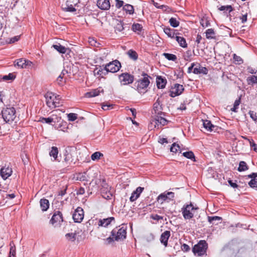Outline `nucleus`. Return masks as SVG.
Returning <instances> with one entry per match:
<instances>
[{"label": "nucleus", "instance_id": "1", "mask_svg": "<svg viewBox=\"0 0 257 257\" xmlns=\"http://www.w3.org/2000/svg\"><path fill=\"white\" fill-rule=\"evenodd\" d=\"M208 243L204 240H200L196 244L192 247V252L195 255L202 256L207 255Z\"/></svg>", "mask_w": 257, "mask_h": 257}, {"label": "nucleus", "instance_id": "2", "mask_svg": "<svg viewBox=\"0 0 257 257\" xmlns=\"http://www.w3.org/2000/svg\"><path fill=\"white\" fill-rule=\"evenodd\" d=\"M142 76L143 77L139 79L134 83V86L136 87L137 90L139 92H141L143 90H145L148 87L150 83L149 78H151L150 76L144 72L142 73Z\"/></svg>", "mask_w": 257, "mask_h": 257}, {"label": "nucleus", "instance_id": "3", "mask_svg": "<svg viewBox=\"0 0 257 257\" xmlns=\"http://www.w3.org/2000/svg\"><path fill=\"white\" fill-rule=\"evenodd\" d=\"M2 116L6 122H11L16 117V110L13 107H6L2 111Z\"/></svg>", "mask_w": 257, "mask_h": 257}, {"label": "nucleus", "instance_id": "4", "mask_svg": "<svg viewBox=\"0 0 257 257\" xmlns=\"http://www.w3.org/2000/svg\"><path fill=\"white\" fill-rule=\"evenodd\" d=\"M198 209V207L193 206L190 203L189 204L184 205L182 208L183 216L185 219H190L194 216L195 210Z\"/></svg>", "mask_w": 257, "mask_h": 257}, {"label": "nucleus", "instance_id": "5", "mask_svg": "<svg viewBox=\"0 0 257 257\" xmlns=\"http://www.w3.org/2000/svg\"><path fill=\"white\" fill-rule=\"evenodd\" d=\"M175 197V193L173 192L165 191L160 194L157 198V201L162 204L165 202H169L173 201Z\"/></svg>", "mask_w": 257, "mask_h": 257}, {"label": "nucleus", "instance_id": "6", "mask_svg": "<svg viewBox=\"0 0 257 257\" xmlns=\"http://www.w3.org/2000/svg\"><path fill=\"white\" fill-rule=\"evenodd\" d=\"M126 229L121 227L118 229H113L111 232V236L114 237L116 241L123 240L126 238Z\"/></svg>", "mask_w": 257, "mask_h": 257}, {"label": "nucleus", "instance_id": "7", "mask_svg": "<svg viewBox=\"0 0 257 257\" xmlns=\"http://www.w3.org/2000/svg\"><path fill=\"white\" fill-rule=\"evenodd\" d=\"M121 64L117 60H115L105 65V70L107 72H116L119 70Z\"/></svg>", "mask_w": 257, "mask_h": 257}, {"label": "nucleus", "instance_id": "8", "mask_svg": "<svg viewBox=\"0 0 257 257\" xmlns=\"http://www.w3.org/2000/svg\"><path fill=\"white\" fill-rule=\"evenodd\" d=\"M118 78L121 84L124 85L132 84L134 80V76L127 72L120 74Z\"/></svg>", "mask_w": 257, "mask_h": 257}, {"label": "nucleus", "instance_id": "9", "mask_svg": "<svg viewBox=\"0 0 257 257\" xmlns=\"http://www.w3.org/2000/svg\"><path fill=\"white\" fill-rule=\"evenodd\" d=\"M75 222L80 223L84 218V211L81 207H78L74 211L72 215Z\"/></svg>", "mask_w": 257, "mask_h": 257}, {"label": "nucleus", "instance_id": "10", "mask_svg": "<svg viewBox=\"0 0 257 257\" xmlns=\"http://www.w3.org/2000/svg\"><path fill=\"white\" fill-rule=\"evenodd\" d=\"M62 222H63V217L61 212L58 210L55 211L50 220V222L52 224L54 225L57 223L60 224Z\"/></svg>", "mask_w": 257, "mask_h": 257}, {"label": "nucleus", "instance_id": "11", "mask_svg": "<svg viewBox=\"0 0 257 257\" xmlns=\"http://www.w3.org/2000/svg\"><path fill=\"white\" fill-rule=\"evenodd\" d=\"M46 104L49 107H56L57 101L54 100V94L52 92H48L45 95Z\"/></svg>", "mask_w": 257, "mask_h": 257}, {"label": "nucleus", "instance_id": "12", "mask_svg": "<svg viewBox=\"0 0 257 257\" xmlns=\"http://www.w3.org/2000/svg\"><path fill=\"white\" fill-rule=\"evenodd\" d=\"M184 90V88L182 85L179 84H175L173 90L170 91V96L174 97L176 96L180 95Z\"/></svg>", "mask_w": 257, "mask_h": 257}, {"label": "nucleus", "instance_id": "13", "mask_svg": "<svg viewBox=\"0 0 257 257\" xmlns=\"http://www.w3.org/2000/svg\"><path fill=\"white\" fill-rule=\"evenodd\" d=\"M12 168L3 167L0 170V175L4 180H6L12 175Z\"/></svg>", "mask_w": 257, "mask_h": 257}, {"label": "nucleus", "instance_id": "14", "mask_svg": "<svg viewBox=\"0 0 257 257\" xmlns=\"http://www.w3.org/2000/svg\"><path fill=\"white\" fill-rule=\"evenodd\" d=\"M61 8L64 12H74L76 11V9L73 7L72 2L70 0H68L64 4H62Z\"/></svg>", "mask_w": 257, "mask_h": 257}, {"label": "nucleus", "instance_id": "15", "mask_svg": "<svg viewBox=\"0 0 257 257\" xmlns=\"http://www.w3.org/2000/svg\"><path fill=\"white\" fill-rule=\"evenodd\" d=\"M97 6L102 10H108L110 7L109 0H98L97 2Z\"/></svg>", "mask_w": 257, "mask_h": 257}, {"label": "nucleus", "instance_id": "16", "mask_svg": "<svg viewBox=\"0 0 257 257\" xmlns=\"http://www.w3.org/2000/svg\"><path fill=\"white\" fill-rule=\"evenodd\" d=\"M144 188L141 187H138L136 190L132 193L130 198V201L134 202L136 201L140 196L141 193L143 191Z\"/></svg>", "mask_w": 257, "mask_h": 257}, {"label": "nucleus", "instance_id": "17", "mask_svg": "<svg viewBox=\"0 0 257 257\" xmlns=\"http://www.w3.org/2000/svg\"><path fill=\"white\" fill-rule=\"evenodd\" d=\"M171 235L170 231L166 230L162 233L160 237L161 242L165 246L168 245V241Z\"/></svg>", "mask_w": 257, "mask_h": 257}, {"label": "nucleus", "instance_id": "18", "mask_svg": "<svg viewBox=\"0 0 257 257\" xmlns=\"http://www.w3.org/2000/svg\"><path fill=\"white\" fill-rule=\"evenodd\" d=\"M161 104V102L160 100V98H158L153 105V109L156 114L158 115H164V113L162 111L163 108Z\"/></svg>", "mask_w": 257, "mask_h": 257}, {"label": "nucleus", "instance_id": "19", "mask_svg": "<svg viewBox=\"0 0 257 257\" xmlns=\"http://www.w3.org/2000/svg\"><path fill=\"white\" fill-rule=\"evenodd\" d=\"M64 161L67 164H70L73 160L72 155L71 153V148H67L64 151Z\"/></svg>", "mask_w": 257, "mask_h": 257}, {"label": "nucleus", "instance_id": "20", "mask_svg": "<svg viewBox=\"0 0 257 257\" xmlns=\"http://www.w3.org/2000/svg\"><path fill=\"white\" fill-rule=\"evenodd\" d=\"M155 123L156 124L155 125V127L158 126L159 128V125H162L163 126L166 125L167 124V123L169 122L168 120H167L166 118H164L163 117L161 116V115H158L156 116L155 118Z\"/></svg>", "mask_w": 257, "mask_h": 257}, {"label": "nucleus", "instance_id": "21", "mask_svg": "<svg viewBox=\"0 0 257 257\" xmlns=\"http://www.w3.org/2000/svg\"><path fill=\"white\" fill-rule=\"evenodd\" d=\"M113 220H114V218L113 217H110L107 218L99 219L98 224L99 226L107 227Z\"/></svg>", "mask_w": 257, "mask_h": 257}, {"label": "nucleus", "instance_id": "22", "mask_svg": "<svg viewBox=\"0 0 257 257\" xmlns=\"http://www.w3.org/2000/svg\"><path fill=\"white\" fill-rule=\"evenodd\" d=\"M208 70L207 68L201 66L199 64H198V68H194L193 71V73L195 74H207L208 73Z\"/></svg>", "mask_w": 257, "mask_h": 257}, {"label": "nucleus", "instance_id": "23", "mask_svg": "<svg viewBox=\"0 0 257 257\" xmlns=\"http://www.w3.org/2000/svg\"><path fill=\"white\" fill-rule=\"evenodd\" d=\"M157 85L158 88H164L165 87L167 80L161 76H157L156 79Z\"/></svg>", "mask_w": 257, "mask_h": 257}, {"label": "nucleus", "instance_id": "24", "mask_svg": "<svg viewBox=\"0 0 257 257\" xmlns=\"http://www.w3.org/2000/svg\"><path fill=\"white\" fill-rule=\"evenodd\" d=\"M40 204L43 211H46L49 207V201L48 199L42 198L40 199Z\"/></svg>", "mask_w": 257, "mask_h": 257}, {"label": "nucleus", "instance_id": "25", "mask_svg": "<svg viewBox=\"0 0 257 257\" xmlns=\"http://www.w3.org/2000/svg\"><path fill=\"white\" fill-rule=\"evenodd\" d=\"M164 32L170 38H174L176 36L175 30L169 27H165L163 29Z\"/></svg>", "mask_w": 257, "mask_h": 257}, {"label": "nucleus", "instance_id": "26", "mask_svg": "<svg viewBox=\"0 0 257 257\" xmlns=\"http://www.w3.org/2000/svg\"><path fill=\"white\" fill-rule=\"evenodd\" d=\"M101 188H100V191L101 193H104L105 192H106L107 191L112 190V188L110 186H109L107 183H106L105 179H102L101 182Z\"/></svg>", "mask_w": 257, "mask_h": 257}, {"label": "nucleus", "instance_id": "27", "mask_svg": "<svg viewBox=\"0 0 257 257\" xmlns=\"http://www.w3.org/2000/svg\"><path fill=\"white\" fill-rule=\"evenodd\" d=\"M222 218L219 216H208V221L213 225H217L218 222L217 221L221 222L222 220Z\"/></svg>", "mask_w": 257, "mask_h": 257}, {"label": "nucleus", "instance_id": "28", "mask_svg": "<svg viewBox=\"0 0 257 257\" xmlns=\"http://www.w3.org/2000/svg\"><path fill=\"white\" fill-rule=\"evenodd\" d=\"M204 127L208 131L211 132L215 125L212 124L211 121L209 120H204L203 122Z\"/></svg>", "mask_w": 257, "mask_h": 257}, {"label": "nucleus", "instance_id": "29", "mask_svg": "<svg viewBox=\"0 0 257 257\" xmlns=\"http://www.w3.org/2000/svg\"><path fill=\"white\" fill-rule=\"evenodd\" d=\"M25 63L26 59L20 58L15 61L14 65L20 68H26Z\"/></svg>", "mask_w": 257, "mask_h": 257}, {"label": "nucleus", "instance_id": "30", "mask_svg": "<svg viewBox=\"0 0 257 257\" xmlns=\"http://www.w3.org/2000/svg\"><path fill=\"white\" fill-rule=\"evenodd\" d=\"M175 39L181 47L183 48H186L187 47V44L184 38L176 36Z\"/></svg>", "mask_w": 257, "mask_h": 257}, {"label": "nucleus", "instance_id": "31", "mask_svg": "<svg viewBox=\"0 0 257 257\" xmlns=\"http://www.w3.org/2000/svg\"><path fill=\"white\" fill-rule=\"evenodd\" d=\"M52 47L61 54H65L67 51V48L61 45L60 44L53 45Z\"/></svg>", "mask_w": 257, "mask_h": 257}, {"label": "nucleus", "instance_id": "32", "mask_svg": "<svg viewBox=\"0 0 257 257\" xmlns=\"http://www.w3.org/2000/svg\"><path fill=\"white\" fill-rule=\"evenodd\" d=\"M123 10L127 14L130 15H132L134 13V7L130 4H126L123 7Z\"/></svg>", "mask_w": 257, "mask_h": 257}, {"label": "nucleus", "instance_id": "33", "mask_svg": "<svg viewBox=\"0 0 257 257\" xmlns=\"http://www.w3.org/2000/svg\"><path fill=\"white\" fill-rule=\"evenodd\" d=\"M127 54L130 58L134 61L137 60L138 58V55L137 53L132 49L128 50L127 52Z\"/></svg>", "mask_w": 257, "mask_h": 257}, {"label": "nucleus", "instance_id": "34", "mask_svg": "<svg viewBox=\"0 0 257 257\" xmlns=\"http://www.w3.org/2000/svg\"><path fill=\"white\" fill-rule=\"evenodd\" d=\"M100 93V90L98 89H93L89 92L86 93L85 95L87 97H95L99 95Z\"/></svg>", "mask_w": 257, "mask_h": 257}, {"label": "nucleus", "instance_id": "35", "mask_svg": "<svg viewBox=\"0 0 257 257\" xmlns=\"http://www.w3.org/2000/svg\"><path fill=\"white\" fill-rule=\"evenodd\" d=\"M58 149L56 147H52L51 150L49 153V155L51 157L54 158L55 160H57Z\"/></svg>", "mask_w": 257, "mask_h": 257}, {"label": "nucleus", "instance_id": "36", "mask_svg": "<svg viewBox=\"0 0 257 257\" xmlns=\"http://www.w3.org/2000/svg\"><path fill=\"white\" fill-rule=\"evenodd\" d=\"M132 29L134 32L137 33L138 34H139L143 29V27L142 25L139 23L134 24L132 25Z\"/></svg>", "mask_w": 257, "mask_h": 257}, {"label": "nucleus", "instance_id": "37", "mask_svg": "<svg viewBox=\"0 0 257 257\" xmlns=\"http://www.w3.org/2000/svg\"><path fill=\"white\" fill-rule=\"evenodd\" d=\"M248 169V167L247 166L246 163L244 161H240L239 164V167L237 169V170L239 172H242Z\"/></svg>", "mask_w": 257, "mask_h": 257}, {"label": "nucleus", "instance_id": "38", "mask_svg": "<svg viewBox=\"0 0 257 257\" xmlns=\"http://www.w3.org/2000/svg\"><path fill=\"white\" fill-rule=\"evenodd\" d=\"M118 23L115 25L114 29L115 31L116 32H121L124 29V24L121 21H117Z\"/></svg>", "mask_w": 257, "mask_h": 257}, {"label": "nucleus", "instance_id": "39", "mask_svg": "<svg viewBox=\"0 0 257 257\" xmlns=\"http://www.w3.org/2000/svg\"><path fill=\"white\" fill-rule=\"evenodd\" d=\"M163 55L168 60L175 61L177 60V56L173 54L164 53Z\"/></svg>", "mask_w": 257, "mask_h": 257}, {"label": "nucleus", "instance_id": "40", "mask_svg": "<svg viewBox=\"0 0 257 257\" xmlns=\"http://www.w3.org/2000/svg\"><path fill=\"white\" fill-rule=\"evenodd\" d=\"M100 68L97 72V74L101 77H103L104 75H106L108 72L105 70V65L100 66Z\"/></svg>", "mask_w": 257, "mask_h": 257}, {"label": "nucleus", "instance_id": "41", "mask_svg": "<svg viewBox=\"0 0 257 257\" xmlns=\"http://www.w3.org/2000/svg\"><path fill=\"white\" fill-rule=\"evenodd\" d=\"M101 195L104 198L107 200L110 199L113 196V189L105 192Z\"/></svg>", "mask_w": 257, "mask_h": 257}, {"label": "nucleus", "instance_id": "42", "mask_svg": "<svg viewBox=\"0 0 257 257\" xmlns=\"http://www.w3.org/2000/svg\"><path fill=\"white\" fill-rule=\"evenodd\" d=\"M247 82L248 85L257 84V75H252L250 77H247Z\"/></svg>", "mask_w": 257, "mask_h": 257}, {"label": "nucleus", "instance_id": "43", "mask_svg": "<svg viewBox=\"0 0 257 257\" xmlns=\"http://www.w3.org/2000/svg\"><path fill=\"white\" fill-rule=\"evenodd\" d=\"M183 155L188 159H190L193 160V161H195V157L194 154L192 151L184 152L183 153Z\"/></svg>", "mask_w": 257, "mask_h": 257}, {"label": "nucleus", "instance_id": "44", "mask_svg": "<svg viewBox=\"0 0 257 257\" xmlns=\"http://www.w3.org/2000/svg\"><path fill=\"white\" fill-rule=\"evenodd\" d=\"M76 233H68L65 234L66 238L71 241H74L76 239Z\"/></svg>", "mask_w": 257, "mask_h": 257}, {"label": "nucleus", "instance_id": "45", "mask_svg": "<svg viewBox=\"0 0 257 257\" xmlns=\"http://www.w3.org/2000/svg\"><path fill=\"white\" fill-rule=\"evenodd\" d=\"M169 23L170 25L174 28L177 27L180 24V22L177 20L176 18L173 17L170 19Z\"/></svg>", "mask_w": 257, "mask_h": 257}, {"label": "nucleus", "instance_id": "46", "mask_svg": "<svg viewBox=\"0 0 257 257\" xmlns=\"http://www.w3.org/2000/svg\"><path fill=\"white\" fill-rule=\"evenodd\" d=\"M101 156H103V154L99 152H96L92 154L91 158L93 161L99 160Z\"/></svg>", "mask_w": 257, "mask_h": 257}, {"label": "nucleus", "instance_id": "47", "mask_svg": "<svg viewBox=\"0 0 257 257\" xmlns=\"http://www.w3.org/2000/svg\"><path fill=\"white\" fill-rule=\"evenodd\" d=\"M218 10L220 11H228L229 13H230L233 11V8L230 5L222 6L218 8Z\"/></svg>", "mask_w": 257, "mask_h": 257}, {"label": "nucleus", "instance_id": "48", "mask_svg": "<svg viewBox=\"0 0 257 257\" xmlns=\"http://www.w3.org/2000/svg\"><path fill=\"white\" fill-rule=\"evenodd\" d=\"M76 180L80 181L87 180V177L85 173H79L77 175Z\"/></svg>", "mask_w": 257, "mask_h": 257}, {"label": "nucleus", "instance_id": "49", "mask_svg": "<svg viewBox=\"0 0 257 257\" xmlns=\"http://www.w3.org/2000/svg\"><path fill=\"white\" fill-rule=\"evenodd\" d=\"M0 193L2 194V197H6V198H9L10 199H13L15 197V195L14 193L7 194L4 191H1Z\"/></svg>", "mask_w": 257, "mask_h": 257}, {"label": "nucleus", "instance_id": "50", "mask_svg": "<svg viewBox=\"0 0 257 257\" xmlns=\"http://www.w3.org/2000/svg\"><path fill=\"white\" fill-rule=\"evenodd\" d=\"M240 103V98H239L238 99H236L234 103V105H233V107L231 108V110L232 111H234V112H236V110L238 109V105H239V104Z\"/></svg>", "mask_w": 257, "mask_h": 257}, {"label": "nucleus", "instance_id": "51", "mask_svg": "<svg viewBox=\"0 0 257 257\" xmlns=\"http://www.w3.org/2000/svg\"><path fill=\"white\" fill-rule=\"evenodd\" d=\"M178 150H180V146L176 143H173L170 148V151L173 153H176Z\"/></svg>", "mask_w": 257, "mask_h": 257}, {"label": "nucleus", "instance_id": "52", "mask_svg": "<svg viewBox=\"0 0 257 257\" xmlns=\"http://www.w3.org/2000/svg\"><path fill=\"white\" fill-rule=\"evenodd\" d=\"M214 34V32L212 29H208L206 31V37L207 39H212L213 38L212 36V35Z\"/></svg>", "mask_w": 257, "mask_h": 257}, {"label": "nucleus", "instance_id": "53", "mask_svg": "<svg viewBox=\"0 0 257 257\" xmlns=\"http://www.w3.org/2000/svg\"><path fill=\"white\" fill-rule=\"evenodd\" d=\"M39 121L43 123L50 124L51 122L53 121V118L51 117H41Z\"/></svg>", "mask_w": 257, "mask_h": 257}, {"label": "nucleus", "instance_id": "54", "mask_svg": "<svg viewBox=\"0 0 257 257\" xmlns=\"http://www.w3.org/2000/svg\"><path fill=\"white\" fill-rule=\"evenodd\" d=\"M67 116L68 118V120L69 121H73L77 119V114L76 113H70L68 114Z\"/></svg>", "mask_w": 257, "mask_h": 257}, {"label": "nucleus", "instance_id": "55", "mask_svg": "<svg viewBox=\"0 0 257 257\" xmlns=\"http://www.w3.org/2000/svg\"><path fill=\"white\" fill-rule=\"evenodd\" d=\"M249 186L251 188H257V179H252L248 182Z\"/></svg>", "mask_w": 257, "mask_h": 257}, {"label": "nucleus", "instance_id": "56", "mask_svg": "<svg viewBox=\"0 0 257 257\" xmlns=\"http://www.w3.org/2000/svg\"><path fill=\"white\" fill-rule=\"evenodd\" d=\"M200 24L203 27H207L210 25V23L206 19H202L200 21Z\"/></svg>", "mask_w": 257, "mask_h": 257}, {"label": "nucleus", "instance_id": "57", "mask_svg": "<svg viewBox=\"0 0 257 257\" xmlns=\"http://www.w3.org/2000/svg\"><path fill=\"white\" fill-rule=\"evenodd\" d=\"M114 237H113V236H109L108 237H107V238L104 239V244H106V245H108V244H110L111 243H112L114 240Z\"/></svg>", "mask_w": 257, "mask_h": 257}, {"label": "nucleus", "instance_id": "58", "mask_svg": "<svg viewBox=\"0 0 257 257\" xmlns=\"http://www.w3.org/2000/svg\"><path fill=\"white\" fill-rule=\"evenodd\" d=\"M250 117L255 122H257V115L256 112L250 110L249 111Z\"/></svg>", "mask_w": 257, "mask_h": 257}, {"label": "nucleus", "instance_id": "59", "mask_svg": "<svg viewBox=\"0 0 257 257\" xmlns=\"http://www.w3.org/2000/svg\"><path fill=\"white\" fill-rule=\"evenodd\" d=\"M249 143L250 147L255 152L257 151V145L254 142L253 140L251 139L250 140H249Z\"/></svg>", "mask_w": 257, "mask_h": 257}, {"label": "nucleus", "instance_id": "60", "mask_svg": "<svg viewBox=\"0 0 257 257\" xmlns=\"http://www.w3.org/2000/svg\"><path fill=\"white\" fill-rule=\"evenodd\" d=\"M151 218L154 220H156L159 221L160 220L163 219V217L162 216H160L158 214H152L151 216Z\"/></svg>", "mask_w": 257, "mask_h": 257}, {"label": "nucleus", "instance_id": "61", "mask_svg": "<svg viewBox=\"0 0 257 257\" xmlns=\"http://www.w3.org/2000/svg\"><path fill=\"white\" fill-rule=\"evenodd\" d=\"M115 7L117 9L120 8L123 5V2L121 0H115Z\"/></svg>", "mask_w": 257, "mask_h": 257}, {"label": "nucleus", "instance_id": "62", "mask_svg": "<svg viewBox=\"0 0 257 257\" xmlns=\"http://www.w3.org/2000/svg\"><path fill=\"white\" fill-rule=\"evenodd\" d=\"M181 249L183 251H185V252H187L188 251L190 250V248L189 247V246L186 244V243H184L183 245H182L181 246Z\"/></svg>", "mask_w": 257, "mask_h": 257}, {"label": "nucleus", "instance_id": "63", "mask_svg": "<svg viewBox=\"0 0 257 257\" xmlns=\"http://www.w3.org/2000/svg\"><path fill=\"white\" fill-rule=\"evenodd\" d=\"M155 238V236L152 233H149L146 236V239L148 242L152 241Z\"/></svg>", "mask_w": 257, "mask_h": 257}, {"label": "nucleus", "instance_id": "64", "mask_svg": "<svg viewBox=\"0 0 257 257\" xmlns=\"http://www.w3.org/2000/svg\"><path fill=\"white\" fill-rule=\"evenodd\" d=\"M101 107L103 110H106L109 109L110 108H112V105L110 104H107L102 103L101 104Z\"/></svg>", "mask_w": 257, "mask_h": 257}]
</instances>
